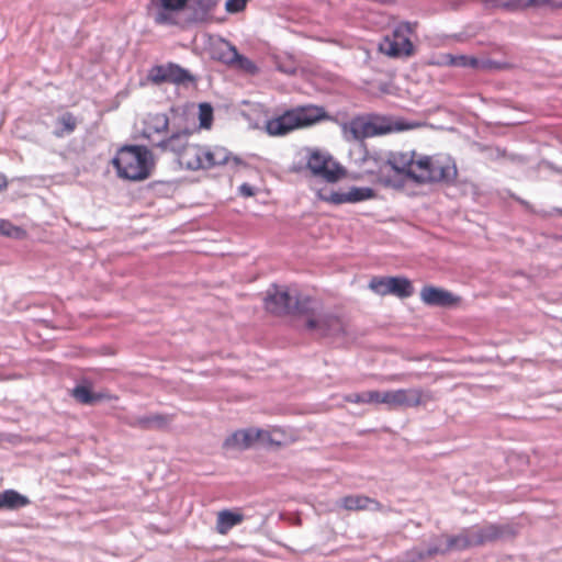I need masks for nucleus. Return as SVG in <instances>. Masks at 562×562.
Instances as JSON below:
<instances>
[{"label":"nucleus","mask_w":562,"mask_h":562,"mask_svg":"<svg viewBox=\"0 0 562 562\" xmlns=\"http://www.w3.org/2000/svg\"><path fill=\"white\" fill-rule=\"evenodd\" d=\"M416 168L418 170L416 184L451 186L458 176L456 161L449 156H420L417 158Z\"/></svg>","instance_id":"6"},{"label":"nucleus","mask_w":562,"mask_h":562,"mask_svg":"<svg viewBox=\"0 0 562 562\" xmlns=\"http://www.w3.org/2000/svg\"><path fill=\"white\" fill-rule=\"evenodd\" d=\"M363 164L367 167V172L375 173L382 172L387 167L389 151L387 150H366L363 155Z\"/></svg>","instance_id":"26"},{"label":"nucleus","mask_w":562,"mask_h":562,"mask_svg":"<svg viewBox=\"0 0 562 562\" xmlns=\"http://www.w3.org/2000/svg\"><path fill=\"white\" fill-rule=\"evenodd\" d=\"M112 164L120 178L142 181L151 175L154 158L145 146L125 145L117 150Z\"/></svg>","instance_id":"2"},{"label":"nucleus","mask_w":562,"mask_h":562,"mask_svg":"<svg viewBox=\"0 0 562 562\" xmlns=\"http://www.w3.org/2000/svg\"><path fill=\"white\" fill-rule=\"evenodd\" d=\"M233 66H235L239 70H244L251 75L256 74L258 70L256 64L252 60H250L248 57H246L239 53H238V57L234 60Z\"/></svg>","instance_id":"37"},{"label":"nucleus","mask_w":562,"mask_h":562,"mask_svg":"<svg viewBox=\"0 0 562 562\" xmlns=\"http://www.w3.org/2000/svg\"><path fill=\"white\" fill-rule=\"evenodd\" d=\"M473 547L469 528L458 535H434L412 549L405 551L401 562H425L437 555H446L450 551H463Z\"/></svg>","instance_id":"1"},{"label":"nucleus","mask_w":562,"mask_h":562,"mask_svg":"<svg viewBox=\"0 0 562 562\" xmlns=\"http://www.w3.org/2000/svg\"><path fill=\"white\" fill-rule=\"evenodd\" d=\"M233 161L234 166H239L243 161L239 157L231 155V153L224 147H206L205 146V169H210L216 166L226 165L229 161Z\"/></svg>","instance_id":"22"},{"label":"nucleus","mask_w":562,"mask_h":562,"mask_svg":"<svg viewBox=\"0 0 562 562\" xmlns=\"http://www.w3.org/2000/svg\"><path fill=\"white\" fill-rule=\"evenodd\" d=\"M339 506L346 510H371L379 512L382 505L374 498L363 495H348L339 499Z\"/></svg>","instance_id":"21"},{"label":"nucleus","mask_w":562,"mask_h":562,"mask_svg":"<svg viewBox=\"0 0 562 562\" xmlns=\"http://www.w3.org/2000/svg\"><path fill=\"white\" fill-rule=\"evenodd\" d=\"M257 440L274 442L268 431L249 428L237 430L229 435L224 441V447L227 449L244 450L249 448Z\"/></svg>","instance_id":"14"},{"label":"nucleus","mask_w":562,"mask_h":562,"mask_svg":"<svg viewBox=\"0 0 562 562\" xmlns=\"http://www.w3.org/2000/svg\"><path fill=\"white\" fill-rule=\"evenodd\" d=\"M369 289L379 295H395L400 299L409 297L414 293L412 282L405 277H374Z\"/></svg>","instance_id":"10"},{"label":"nucleus","mask_w":562,"mask_h":562,"mask_svg":"<svg viewBox=\"0 0 562 562\" xmlns=\"http://www.w3.org/2000/svg\"><path fill=\"white\" fill-rule=\"evenodd\" d=\"M31 501L15 490L0 492V509L15 510L30 505Z\"/></svg>","instance_id":"27"},{"label":"nucleus","mask_w":562,"mask_h":562,"mask_svg":"<svg viewBox=\"0 0 562 562\" xmlns=\"http://www.w3.org/2000/svg\"><path fill=\"white\" fill-rule=\"evenodd\" d=\"M375 196V191L369 187H352L347 191L348 203H358Z\"/></svg>","instance_id":"33"},{"label":"nucleus","mask_w":562,"mask_h":562,"mask_svg":"<svg viewBox=\"0 0 562 562\" xmlns=\"http://www.w3.org/2000/svg\"><path fill=\"white\" fill-rule=\"evenodd\" d=\"M190 0H157L154 22L158 25L178 26L182 24L181 13L187 10Z\"/></svg>","instance_id":"12"},{"label":"nucleus","mask_w":562,"mask_h":562,"mask_svg":"<svg viewBox=\"0 0 562 562\" xmlns=\"http://www.w3.org/2000/svg\"><path fill=\"white\" fill-rule=\"evenodd\" d=\"M78 121L70 112H65L56 120V128L54 135L56 137H64L75 132Z\"/></svg>","instance_id":"30"},{"label":"nucleus","mask_w":562,"mask_h":562,"mask_svg":"<svg viewBox=\"0 0 562 562\" xmlns=\"http://www.w3.org/2000/svg\"><path fill=\"white\" fill-rule=\"evenodd\" d=\"M307 168L314 176L328 182H336L345 175V169L340 165L319 150L312 151L307 160Z\"/></svg>","instance_id":"11"},{"label":"nucleus","mask_w":562,"mask_h":562,"mask_svg":"<svg viewBox=\"0 0 562 562\" xmlns=\"http://www.w3.org/2000/svg\"><path fill=\"white\" fill-rule=\"evenodd\" d=\"M243 520L244 516L241 514L224 509L217 515L216 530L218 533L225 535L232 528L239 525Z\"/></svg>","instance_id":"28"},{"label":"nucleus","mask_w":562,"mask_h":562,"mask_svg":"<svg viewBox=\"0 0 562 562\" xmlns=\"http://www.w3.org/2000/svg\"><path fill=\"white\" fill-rule=\"evenodd\" d=\"M212 56L225 65L233 66L234 60L238 57V50L231 42L220 37L212 44Z\"/></svg>","instance_id":"25"},{"label":"nucleus","mask_w":562,"mask_h":562,"mask_svg":"<svg viewBox=\"0 0 562 562\" xmlns=\"http://www.w3.org/2000/svg\"><path fill=\"white\" fill-rule=\"evenodd\" d=\"M189 135L190 132L188 130L172 132L170 136L157 138V143H154V146L162 149L164 151H171L179 157L181 150L190 145L188 142Z\"/></svg>","instance_id":"18"},{"label":"nucleus","mask_w":562,"mask_h":562,"mask_svg":"<svg viewBox=\"0 0 562 562\" xmlns=\"http://www.w3.org/2000/svg\"><path fill=\"white\" fill-rule=\"evenodd\" d=\"M179 165L187 170L205 169V146L190 144L177 157Z\"/></svg>","instance_id":"16"},{"label":"nucleus","mask_w":562,"mask_h":562,"mask_svg":"<svg viewBox=\"0 0 562 562\" xmlns=\"http://www.w3.org/2000/svg\"><path fill=\"white\" fill-rule=\"evenodd\" d=\"M425 393L419 389H398L382 392L381 404L389 408L417 407L425 403Z\"/></svg>","instance_id":"13"},{"label":"nucleus","mask_w":562,"mask_h":562,"mask_svg":"<svg viewBox=\"0 0 562 562\" xmlns=\"http://www.w3.org/2000/svg\"><path fill=\"white\" fill-rule=\"evenodd\" d=\"M449 64L457 67H470V68H477L479 67V59L474 57H469L465 55H459V56H452L449 55Z\"/></svg>","instance_id":"35"},{"label":"nucleus","mask_w":562,"mask_h":562,"mask_svg":"<svg viewBox=\"0 0 562 562\" xmlns=\"http://www.w3.org/2000/svg\"><path fill=\"white\" fill-rule=\"evenodd\" d=\"M7 186H8V182H7L5 178H0V191L5 189Z\"/></svg>","instance_id":"41"},{"label":"nucleus","mask_w":562,"mask_h":562,"mask_svg":"<svg viewBox=\"0 0 562 562\" xmlns=\"http://www.w3.org/2000/svg\"><path fill=\"white\" fill-rule=\"evenodd\" d=\"M171 420V415L150 413L135 417L132 425L143 430H160L167 428Z\"/></svg>","instance_id":"23"},{"label":"nucleus","mask_w":562,"mask_h":562,"mask_svg":"<svg viewBox=\"0 0 562 562\" xmlns=\"http://www.w3.org/2000/svg\"><path fill=\"white\" fill-rule=\"evenodd\" d=\"M293 299L294 295L289 291L272 285L267 292L265 306L267 311L277 315L292 314Z\"/></svg>","instance_id":"15"},{"label":"nucleus","mask_w":562,"mask_h":562,"mask_svg":"<svg viewBox=\"0 0 562 562\" xmlns=\"http://www.w3.org/2000/svg\"><path fill=\"white\" fill-rule=\"evenodd\" d=\"M408 128H411V125L404 121L382 115L356 116L348 124L344 125V131L350 133L356 140L402 132Z\"/></svg>","instance_id":"5"},{"label":"nucleus","mask_w":562,"mask_h":562,"mask_svg":"<svg viewBox=\"0 0 562 562\" xmlns=\"http://www.w3.org/2000/svg\"><path fill=\"white\" fill-rule=\"evenodd\" d=\"M169 127V119L165 113H156L149 116L148 121L145 124L144 135L148 138V140L154 146V143H157L156 137L160 138L167 136Z\"/></svg>","instance_id":"19"},{"label":"nucleus","mask_w":562,"mask_h":562,"mask_svg":"<svg viewBox=\"0 0 562 562\" xmlns=\"http://www.w3.org/2000/svg\"><path fill=\"white\" fill-rule=\"evenodd\" d=\"M420 299L429 306L440 307L450 306L457 301L451 292L431 285H426L422 289Z\"/></svg>","instance_id":"17"},{"label":"nucleus","mask_w":562,"mask_h":562,"mask_svg":"<svg viewBox=\"0 0 562 562\" xmlns=\"http://www.w3.org/2000/svg\"><path fill=\"white\" fill-rule=\"evenodd\" d=\"M498 4L508 10H518L528 7H542L546 4L558 8L562 5V0H498Z\"/></svg>","instance_id":"29"},{"label":"nucleus","mask_w":562,"mask_h":562,"mask_svg":"<svg viewBox=\"0 0 562 562\" xmlns=\"http://www.w3.org/2000/svg\"><path fill=\"white\" fill-rule=\"evenodd\" d=\"M319 199L329 202L335 205H340L344 203H348L347 200V192H338V191H330V192H319Z\"/></svg>","instance_id":"36"},{"label":"nucleus","mask_w":562,"mask_h":562,"mask_svg":"<svg viewBox=\"0 0 562 562\" xmlns=\"http://www.w3.org/2000/svg\"><path fill=\"white\" fill-rule=\"evenodd\" d=\"M416 161L415 151H389L387 167L395 175L393 177H381V182L384 187L393 189H403L408 180L416 183L418 173Z\"/></svg>","instance_id":"7"},{"label":"nucleus","mask_w":562,"mask_h":562,"mask_svg":"<svg viewBox=\"0 0 562 562\" xmlns=\"http://www.w3.org/2000/svg\"><path fill=\"white\" fill-rule=\"evenodd\" d=\"M247 1L248 0H227L225 9L229 13H238L245 9Z\"/></svg>","instance_id":"39"},{"label":"nucleus","mask_w":562,"mask_h":562,"mask_svg":"<svg viewBox=\"0 0 562 562\" xmlns=\"http://www.w3.org/2000/svg\"><path fill=\"white\" fill-rule=\"evenodd\" d=\"M416 26V23L407 21L398 23L392 35L385 36L379 44V50L390 57L411 56L414 52L411 35Z\"/></svg>","instance_id":"8"},{"label":"nucleus","mask_w":562,"mask_h":562,"mask_svg":"<svg viewBox=\"0 0 562 562\" xmlns=\"http://www.w3.org/2000/svg\"><path fill=\"white\" fill-rule=\"evenodd\" d=\"M382 392L380 391H366L360 393H351L346 396V400L355 404H381Z\"/></svg>","instance_id":"32"},{"label":"nucleus","mask_w":562,"mask_h":562,"mask_svg":"<svg viewBox=\"0 0 562 562\" xmlns=\"http://www.w3.org/2000/svg\"><path fill=\"white\" fill-rule=\"evenodd\" d=\"M148 79L155 85L165 82L177 86L194 83V76L186 68L175 63L153 66L148 71Z\"/></svg>","instance_id":"9"},{"label":"nucleus","mask_w":562,"mask_h":562,"mask_svg":"<svg viewBox=\"0 0 562 562\" xmlns=\"http://www.w3.org/2000/svg\"><path fill=\"white\" fill-rule=\"evenodd\" d=\"M74 397L82 404H94L101 401L104 395L102 393H93L89 386L77 385L72 390Z\"/></svg>","instance_id":"31"},{"label":"nucleus","mask_w":562,"mask_h":562,"mask_svg":"<svg viewBox=\"0 0 562 562\" xmlns=\"http://www.w3.org/2000/svg\"><path fill=\"white\" fill-rule=\"evenodd\" d=\"M239 193L245 196V198H249V196H252L255 195V188L252 186H250L249 183H243L240 187H239Z\"/></svg>","instance_id":"40"},{"label":"nucleus","mask_w":562,"mask_h":562,"mask_svg":"<svg viewBox=\"0 0 562 562\" xmlns=\"http://www.w3.org/2000/svg\"><path fill=\"white\" fill-rule=\"evenodd\" d=\"M473 547L482 546L498 539L503 531L497 525L474 526L469 528Z\"/></svg>","instance_id":"24"},{"label":"nucleus","mask_w":562,"mask_h":562,"mask_svg":"<svg viewBox=\"0 0 562 562\" xmlns=\"http://www.w3.org/2000/svg\"><path fill=\"white\" fill-rule=\"evenodd\" d=\"M327 117L323 106H297L268 120L266 132L271 136H284L294 130L312 126Z\"/></svg>","instance_id":"3"},{"label":"nucleus","mask_w":562,"mask_h":562,"mask_svg":"<svg viewBox=\"0 0 562 562\" xmlns=\"http://www.w3.org/2000/svg\"><path fill=\"white\" fill-rule=\"evenodd\" d=\"M213 119V109L209 103L200 104V125L202 127H210Z\"/></svg>","instance_id":"38"},{"label":"nucleus","mask_w":562,"mask_h":562,"mask_svg":"<svg viewBox=\"0 0 562 562\" xmlns=\"http://www.w3.org/2000/svg\"><path fill=\"white\" fill-rule=\"evenodd\" d=\"M292 314L307 316L306 327L317 330L322 336H329L341 331V321L331 314L319 313L321 304L308 295H294Z\"/></svg>","instance_id":"4"},{"label":"nucleus","mask_w":562,"mask_h":562,"mask_svg":"<svg viewBox=\"0 0 562 562\" xmlns=\"http://www.w3.org/2000/svg\"><path fill=\"white\" fill-rule=\"evenodd\" d=\"M217 5V0H190L187 10L190 11L189 15L184 19L186 23H201L204 22L214 8Z\"/></svg>","instance_id":"20"},{"label":"nucleus","mask_w":562,"mask_h":562,"mask_svg":"<svg viewBox=\"0 0 562 562\" xmlns=\"http://www.w3.org/2000/svg\"><path fill=\"white\" fill-rule=\"evenodd\" d=\"M0 235L20 238L24 235V231L21 227L13 225L10 221L0 218Z\"/></svg>","instance_id":"34"}]
</instances>
